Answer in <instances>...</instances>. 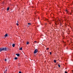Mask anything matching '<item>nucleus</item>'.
Returning <instances> with one entry per match:
<instances>
[{"instance_id": "nucleus-1", "label": "nucleus", "mask_w": 73, "mask_h": 73, "mask_svg": "<svg viewBox=\"0 0 73 73\" xmlns=\"http://www.w3.org/2000/svg\"><path fill=\"white\" fill-rule=\"evenodd\" d=\"M7 48L6 47H5V48H0V52L3 51V50H5V51H6V50H7Z\"/></svg>"}, {"instance_id": "nucleus-2", "label": "nucleus", "mask_w": 73, "mask_h": 73, "mask_svg": "<svg viewBox=\"0 0 73 73\" xmlns=\"http://www.w3.org/2000/svg\"><path fill=\"white\" fill-rule=\"evenodd\" d=\"M38 52V50H37V49H36L35 50L34 52V53L35 54V53H37V52Z\"/></svg>"}, {"instance_id": "nucleus-3", "label": "nucleus", "mask_w": 73, "mask_h": 73, "mask_svg": "<svg viewBox=\"0 0 73 73\" xmlns=\"http://www.w3.org/2000/svg\"><path fill=\"white\" fill-rule=\"evenodd\" d=\"M16 55L17 56H18V57H19V56H20V54H16Z\"/></svg>"}, {"instance_id": "nucleus-4", "label": "nucleus", "mask_w": 73, "mask_h": 73, "mask_svg": "<svg viewBox=\"0 0 73 73\" xmlns=\"http://www.w3.org/2000/svg\"><path fill=\"white\" fill-rule=\"evenodd\" d=\"M5 37H6L8 36V34H6L4 36Z\"/></svg>"}, {"instance_id": "nucleus-5", "label": "nucleus", "mask_w": 73, "mask_h": 73, "mask_svg": "<svg viewBox=\"0 0 73 73\" xmlns=\"http://www.w3.org/2000/svg\"><path fill=\"white\" fill-rule=\"evenodd\" d=\"M13 47H15V44H12Z\"/></svg>"}, {"instance_id": "nucleus-6", "label": "nucleus", "mask_w": 73, "mask_h": 73, "mask_svg": "<svg viewBox=\"0 0 73 73\" xmlns=\"http://www.w3.org/2000/svg\"><path fill=\"white\" fill-rule=\"evenodd\" d=\"M19 50H22V47H21V48L19 49Z\"/></svg>"}, {"instance_id": "nucleus-7", "label": "nucleus", "mask_w": 73, "mask_h": 73, "mask_svg": "<svg viewBox=\"0 0 73 73\" xmlns=\"http://www.w3.org/2000/svg\"><path fill=\"white\" fill-rule=\"evenodd\" d=\"M17 58L16 57H15V58H14V59L15 60H17Z\"/></svg>"}, {"instance_id": "nucleus-8", "label": "nucleus", "mask_w": 73, "mask_h": 73, "mask_svg": "<svg viewBox=\"0 0 73 73\" xmlns=\"http://www.w3.org/2000/svg\"><path fill=\"white\" fill-rule=\"evenodd\" d=\"M54 62H55V63H56V60H54Z\"/></svg>"}, {"instance_id": "nucleus-9", "label": "nucleus", "mask_w": 73, "mask_h": 73, "mask_svg": "<svg viewBox=\"0 0 73 73\" xmlns=\"http://www.w3.org/2000/svg\"><path fill=\"white\" fill-rule=\"evenodd\" d=\"M9 7H8L7 8V11H9Z\"/></svg>"}, {"instance_id": "nucleus-10", "label": "nucleus", "mask_w": 73, "mask_h": 73, "mask_svg": "<svg viewBox=\"0 0 73 73\" xmlns=\"http://www.w3.org/2000/svg\"><path fill=\"white\" fill-rule=\"evenodd\" d=\"M58 67L60 68V66H61L60 65H59V64H58Z\"/></svg>"}, {"instance_id": "nucleus-11", "label": "nucleus", "mask_w": 73, "mask_h": 73, "mask_svg": "<svg viewBox=\"0 0 73 73\" xmlns=\"http://www.w3.org/2000/svg\"><path fill=\"white\" fill-rule=\"evenodd\" d=\"M27 44H29V42H27Z\"/></svg>"}, {"instance_id": "nucleus-12", "label": "nucleus", "mask_w": 73, "mask_h": 73, "mask_svg": "<svg viewBox=\"0 0 73 73\" xmlns=\"http://www.w3.org/2000/svg\"><path fill=\"white\" fill-rule=\"evenodd\" d=\"M7 70H5V72H6V73H7Z\"/></svg>"}, {"instance_id": "nucleus-13", "label": "nucleus", "mask_w": 73, "mask_h": 73, "mask_svg": "<svg viewBox=\"0 0 73 73\" xmlns=\"http://www.w3.org/2000/svg\"><path fill=\"white\" fill-rule=\"evenodd\" d=\"M16 25H17V26H18L19 25V24L17 23L16 24Z\"/></svg>"}, {"instance_id": "nucleus-14", "label": "nucleus", "mask_w": 73, "mask_h": 73, "mask_svg": "<svg viewBox=\"0 0 73 73\" xmlns=\"http://www.w3.org/2000/svg\"><path fill=\"white\" fill-rule=\"evenodd\" d=\"M28 25H31V24L30 23H28Z\"/></svg>"}, {"instance_id": "nucleus-15", "label": "nucleus", "mask_w": 73, "mask_h": 73, "mask_svg": "<svg viewBox=\"0 0 73 73\" xmlns=\"http://www.w3.org/2000/svg\"><path fill=\"white\" fill-rule=\"evenodd\" d=\"M50 55H51V54H52V52H50Z\"/></svg>"}, {"instance_id": "nucleus-16", "label": "nucleus", "mask_w": 73, "mask_h": 73, "mask_svg": "<svg viewBox=\"0 0 73 73\" xmlns=\"http://www.w3.org/2000/svg\"><path fill=\"white\" fill-rule=\"evenodd\" d=\"M65 73H68V72H66V71H65Z\"/></svg>"}, {"instance_id": "nucleus-17", "label": "nucleus", "mask_w": 73, "mask_h": 73, "mask_svg": "<svg viewBox=\"0 0 73 73\" xmlns=\"http://www.w3.org/2000/svg\"><path fill=\"white\" fill-rule=\"evenodd\" d=\"M34 42H35V43H36L37 42H36V41H35Z\"/></svg>"}, {"instance_id": "nucleus-18", "label": "nucleus", "mask_w": 73, "mask_h": 73, "mask_svg": "<svg viewBox=\"0 0 73 73\" xmlns=\"http://www.w3.org/2000/svg\"><path fill=\"white\" fill-rule=\"evenodd\" d=\"M5 61H7V59H5Z\"/></svg>"}, {"instance_id": "nucleus-19", "label": "nucleus", "mask_w": 73, "mask_h": 73, "mask_svg": "<svg viewBox=\"0 0 73 73\" xmlns=\"http://www.w3.org/2000/svg\"><path fill=\"white\" fill-rule=\"evenodd\" d=\"M19 73H21V71H20L19 72Z\"/></svg>"}, {"instance_id": "nucleus-20", "label": "nucleus", "mask_w": 73, "mask_h": 73, "mask_svg": "<svg viewBox=\"0 0 73 73\" xmlns=\"http://www.w3.org/2000/svg\"><path fill=\"white\" fill-rule=\"evenodd\" d=\"M49 50V48H47V50Z\"/></svg>"}, {"instance_id": "nucleus-21", "label": "nucleus", "mask_w": 73, "mask_h": 73, "mask_svg": "<svg viewBox=\"0 0 73 73\" xmlns=\"http://www.w3.org/2000/svg\"><path fill=\"white\" fill-rule=\"evenodd\" d=\"M4 73H7V72H4Z\"/></svg>"}, {"instance_id": "nucleus-22", "label": "nucleus", "mask_w": 73, "mask_h": 73, "mask_svg": "<svg viewBox=\"0 0 73 73\" xmlns=\"http://www.w3.org/2000/svg\"><path fill=\"white\" fill-rule=\"evenodd\" d=\"M45 25H46V23H45Z\"/></svg>"}, {"instance_id": "nucleus-23", "label": "nucleus", "mask_w": 73, "mask_h": 73, "mask_svg": "<svg viewBox=\"0 0 73 73\" xmlns=\"http://www.w3.org/2000/svg\"><path fill=\"white\" fill-rule=\"evenodd\" d=\"M49 24H51V23H50Z\"/></svg>"}, {"instance_id": "nucleus-24", "label": "nucleus", "mask_w": 73, "mask_h": 73, "mask_svg": "<svg viewBox=\"0 0 73 73\" xmlns=\"http://www.w3.org/2000/svg\"><path fill=\"white\" fill-rule=\"evenodd\" d=\"M66 11H67V10H66Z\"/></svg>"}]
</instances>
